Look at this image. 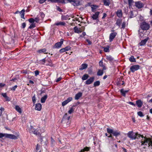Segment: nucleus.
I'll return each instance as SVG.
<instances>
[{"label":"nucleus","mask_w":152,"mask_h":152,"mask_svg":"<svg viewBox=\"0 0 152 152\" xmlns=\"http://www.w3.org/2000/svg\"><path fill=\"white\" fill-rule=\"evenodd\" d=\"M135 136L136 137V139H139L140 137L142 138L140 141L141 143V145H147V144L148 145V146L150 147L152 149V140L149 138H147L145 137H144L143 135H141L138 134L137 132L135 133Z\"/></svg>","instance_id":"nucleus-1"},{"label":"nucleus","mask_w":152,"mask_h":152,"mask_svg":"<svg viewBox=\"0 0 152 152\" xmlns=\"http://www.w3.org/2000/svg\"><path fill=\"white\" fill-rule=\"evenodd\" d=\"M3 137L14 140L18 138L17 137L14 135L0 133V138H2Z\"/></svg>","instance_id":"nucleus-2"},{"label":"nucleus","mask_w":152,"mask_h":152,"mask_svg":"<svg viewBox=\"0 0 152 152\" xmlns=\"http://www.w3.org/2000/svg\"><path fill=\"white\" fill-rule=\"evenodd\" d=\"M140 27L143 30H147L150 28L149 24L145 21L142 22L140 24Z\"/></svg>","instance_id":"nucleus-3"},{"label":"nucleus","mask_w":152,"mask_h":152,"mask_svg":"<svg viewBox=\"0 0 152 152\" xmlns=\"http://www.w3.org/2000/svg\"><path fill=\"white\" fill-rule=\"evenodd\" d=\"M69 3H72V4L75 6H78L80 5V1L76 0H67Z\"/></svg>","instance_id":"nucleus-4"},{"label":"nucleus","mask_w":152,"mask_h":152,"mask_svg":"<svg viewBox=\"0 0 152 152\" xmlns=\"http://www.w3.org/2000/svg\"><path fill=\"white\" fill-rule=\"evenodd\" d=\"M127 136L132 140H135L137 138L135 135V133H134L132 131L129 132L127 134Z\"/></svg>","instance_id":"nucleus-5"},{"label":"nucleus","mask_w":152,"mask_h":152,"mask_svg":"<svg viewBox=\"0 0 152 152\" xmlns=\"http://www.w3.org/2000/svg\"><path fill=\"white\" fill-rule=\"evenodd\" d=\"M64 39H61L60 42L56 43L53 47L54 48H59L61 47L62 45L63 44Z\"/></svg>","instance_id":"nucleus-6"},{"label":"nucleus","mask_w":152,"mask_h":152,"mask_svg":"<svg viewBox=\"0 0 152 152\" xmlns=\"http://www.w3.org/2000/svg\"><path fill=\"white\" fill-rule=\"evenodd\" d=\"M140 66L139 65H137L132 66L130 68V70L132 72H134L135 71L137 70L140 68Z\"/></svg>","instance_id":"nucleus-7"},{"label":"nucleus","mask_w":152,"mask_h":152,"mask_svg":"<svg viewBox=\"0 0 152 152\" xmlns=\"http://www.w3.org/2000/svg\"><path fill=\"white\" fill-rule=\"evenodd\" d=\"M117 35V33H111L109 36V41L110 42L113 41V40L115 38V37Z\"/></svg>","instance_id":"nucleus-8"},{"label":"nucleus","mask_w":152,"mask_h":152,"mask_svg":"<svg viewBox=\"0 0 152 152\" xmlns=\"http://www.w3.org/2000/svg\"><path fill=\"white\" fill-rule=\"evenodd\" d=\"M70 118V116H68V114L67 113H66L64 115L63 118L62 119L61 122L62 123L65 121H67L69 120Z\"/></svg>","instance_id":"nucleus-9"},{"label":"nucleus","mask_w":152,"mask_h":152,"mask_svg":"<svg viewBox=\"0 0 152 152\" xmlns=\"http://www.w3.org/2000/svg\"><path fill=\"white\" fill-rule=\"evenodd\" d=\"M148 38H147L145 39L142 40L139 44V45L140 46H142L145 45L148 40Z\"/></svg>","instance_id":"nucleus-10"},{"label":"nucleus","mask_w":152,"mask_h":152,"mask_svg":"<svg viewBox=\"0 0 152 152\" xmlns=\"http://www.w3.org/2000/svg\"><path fill=\"white\" fill-rule=\"evenodd\" d=\"M136 6L138 8H141L143 7V4L140 1H138L135 3Z\"/></svg>","instance_id":"nucleus-11"},{"label":"nucleus","mask_w":152,"mask_h":152,"mask_svg":"<svg viewBox=\"0 0 152 152\" xmlns=\"http://www.w3.org/2000/svg\"><path fill=\"white\" fill-rule=\"evenodd\" d=\"M94 79V77H92L90 78L89 79L87 80L86 81V84L87 85L90 84L92 83Z\"/></svg>","instance_id":"nucleus-12"},{"label":"nucleus","mask_w":152,"mask_h":152,"mask_svg":"<svg viewBox=\"0 0 152 152\" xmlns=\"http://www.w3.org/2000/svg\"><path fill=\"white\" fill-rule=\"evenodd\" d=\"M42 108V105L40 103L37 104H36L35 109L38 111H40Z\"/></svg>","instance_id":"nucleus-13"},{"label":"nucleus","mask_w":152,"mask_h":152,"mask_svg":"<svg viewBox=\"0 0 152 152\" xmlns=\"http://www.w3.org/2000/svg\"><path fill=\"white\" fill-rule=\"evenodd\" d=\"M136 104L139 107H141L142 105V102L140 100H138L136 101Z\"/></svg>","instance_id":"nucleus-14"},{"label":"nucleus","mask_w":152,"mask_h":152,"mask_svg":"<svg viewBox=\"0 0 152 152\" xmlns=\"http://www.w3.org/2000/svg\"><path fill=\"white\" fill-rule=\"evenodd\" d=\"M82 95V93L79 92L75 95V99L76 100L78 99Z\"/></svg>","instance_id":"nucleus-15"},{"label":"nucleus","mask_w":152,"mask_h":152,"mask_svg":"<svg viewBox=\"0 0 152 152\" xmlns=\"http://www.w3.org/2000/svg\"><path fill=\"white\" fill-rule=\"evenodd\" d=\"M99 12H96L95 14L93 15L92 17V18L94 20L96 19L98 17V15L99 14Z\"/></svg>","instance_id":"nucleus-16"},{"label":"nucleus","mask_w":152,"mask_h":152,"mask_svg":"<svg viewBox=\"0 0 152 152\" xmlns=\"http://www.w3.org/2000/svg\"><path fill=\"white\" fill-rule=\"evenodd\" d=\"M74 30L75 33L80 34L81 32V31L80 30V28H78L77 26H75L74 28Z\"/></svg>","instance_id":"nucleus-17"},{"label":"nucleus","mask_w":152,"mask_h":152,"mask_svg":"<svg viewBox=\"0 0 152 152\" xmlns=\"http://www.w3.org/2000/svg\"><path fill=\"white\" fill-rule=\"evenodd\" d=\"M31 130L35 134L37 135L39 134V132H38V130H37V129H35L32 127H31Z\"/></svg>","instance_id":"nucleus-18"},{"label":"nucleus","mask_w":152,"mask_h":152,"mask_svg":"<svg viewBox=\"0 0 152 152\" xmlns=\"http://www.w3.org/2000/svg\"><path fill=\"white\" fill-rule=\"evenodd\" d=\"M25 10L24 9L22 10L21 11L19 12V13L20 15V17L21 18L25 19L24 17L25 14Z\"/></svg>","instance_id":"nucleus-19"},{"label":"nucleus","mask_w":152,"mask_h":152,"mask_svg":"<svg viewBox=\"0 0 152 152\" xmlns=\"http://www.w3.org/2000/svg\"><path fill=\"white\" fill-rule=\"evenodd\" d=\"M61 19L62 20H66L68 19H70L69 16L68 15H62L61 16Z\"/></svg>","instance_id":"nucleus-20"},{"label":"nucleus","mask_w":152,"mask_h":152,"mask_svg":"<svg viewBox=\"0 0 152 152\" xmlns=\"http://www.w3.org/2000/svg\"><path fill=\"white\" fill-rule=\"evenodd\" d=\"M91 7L92 9V11L93 12L96 11V9L98 7V6L94 5H91Z\"/></svg>","instance_id":"nucleus-21"},{"label":"nucleus","mask_w":152,"mask_h":152,"mask_svg":"<svg viewBox=\"0 0 152 152\" xmlns=\"http://www.w3.org/2000/svg\"><path fill=\"white\" fill-rule=\"evenodd\" d=\"M48 97V95H46L43 97H42L41 99V102L42 103H44L47 98Z\"/></svg>","instance_id":"nucleus-22"},{"label":"nucleus","mask_w":152,"mask_h":152,"mask_svg":"<svg viewBox=\"0 0 152 152\" xmlns=\"http://www.w3.org/2000/svg\"><path fill=\"white\" fill-rule=\"evenodd\" d=\"M47 50L45 48L39 50L37 51V52L39 53H43L44 54H47L48 53L46 52Z\"/></svg>","instance_id":"nucleus-23"},{"label":"nucleus","mask_w":152,"mask_h":152,"mask_svg":"<svg viewBox=\"0 0 152 152\" xmlns=\"http://www.w3.org/2000/svg\"><path fill=\"white\" fill-rule=\"evenodd\" d=\"M65 23L64 22H61L58 23H55L54 24L55 25L58 26H65Z\"/></svg>","instance_id":"nucleus-24"},{"label":"nucleus","mask_w":152,"mask_h":152,"mask_svg":"<svg viewBox=\"0 0 152 152\" xmlns=\"http://www.w3.org/2000/svg\"><path fill=\"white\" fill-rule=\"evenodd\" d=\"M87 67V65L86 64H83L81 65V67L79 68V69L83 70L86 69Z\"/></svg>","instance_id":"nucleus-25"},{"label":"nucleus","mask_w":152,"mask_h":152,"mask_svg":"<svg viewBox=\"0 0 152 152\" xmlns=\"http://www.w3.org/2000/svg\"><path fill=\"white\" fill-rule=\"evenodd\" d=\"M15 109L18 112H19L20 113H22L21 109L18 106H16L15 107Z\"/></svg>","instance_id":"nucleus-26"},{"label":"nucleus","mask_w":152,"mask_h":152,"mask_svg":"<svg viewBox=\"0 0 152 152\" xmlns=\"http://www.w3.org/2000/svg\"><path fill=\"white\" fill-rule=\"evenodd\" d=\"M103 63L102 61H101L99 62V65L100 66L103 67V70H105L106 69V67L103 65Z\"/></svg>","instance_id":"nucleus-27"},{"label":"nucleus","mask_w":152,"mask_h":152,"mask_svg":"<svg viewBox=\"0 0 152 152\" xmlns=\"http://www.w3.org/2000/svg\"><path fill=\"white\" fill-rule=\"evenodd\" d=\"M103 69H99L97 73V75L99 76L102 75L103 73Z\"/></svg>","instance_id":"nucleus-28"},{"label":"nucleus","mask_w":152,"mask_h":152,"mask_svg":"<svg viewBox=\"0 0 152 152\" xmlns=\"http://www.w3.org/2000/svg\"><path fill=\"white\" fill-rule=\"evenodd\" d=\"M117 16L119 17H121L122 15V11L121 10H118L117 12Z\"/></svg>","instance_id":"nucleus-29"},{"label":"nucleus","mask_w":152,"mask_h":152,"mask_svg":"<svg viewBox=\"0 0 152 152\" xmlns=\"http://www.w3.org/2000/svg\"><path fill=\"white\" fill-rule=\"evenodd\" d=\"M104 4L106 6H109L110 4L109 0H103Z\"/></svg>","instance_id":"nucleus-30"},{"label":"nucleus","mask_w":152,"mask_h":152,"mask_svg":"<svg viewBox=\"0 0 152 152\" xmlns=\"http://www.w3.org/2000/svg\"><path fill=\"white\" fill-rule=\"evenodd\" d=\"M121 22V20L120 19H118L117 20L116 24L117 25L120 27Z\"/></svg>","instance_id":"nucleus-31"},{"label":"nucleus","mask_w":152,"mask_h":152,"mask_svg":"<svg viewBox=\"0 0 152 152\" xmlns=\"http://www.w3.org/2000/svg\"><path fill=\"white\" fill-rule=\"evenodd\" d=\"M113 134L114 136H117L120 135V132H118L117 131H113Z\"/></svg>","instance_id":"nucleus-32"},{"label":"nucleus","mask_w":152,"mask_h":152,"mask_svg":"<svg viewBox=\"0 0 152 152\" xmlns=\"http://www.w3.org/2000/svg\"><path fill=\"white\" fill-rule=\"evenodd\" d=\"M128 92V91H125L123 89H122L121 90V92L124 96H125V94Z\"/></svg>","instance_id":"nucleus-33"},{"label":"nucleus","mask_w":152,"mask_h":152,"mask_svg":"<svg viewBox=\"0 0 152 152\" xmlns=\"http://www.w3.org/2000/svg\"><path fill=\"white\" fill-rule=\"evenodd\" d=\"M129 60L131 62H135L136 60L133 56H131L129 58Z\"/></svg>","instance_id":"nucleus-34"},{"label":"nucleus","mask_w":152,"mask_h":152,"mask_svg":"<svg viewBox=\"0 0 152 152\" xmlns=\"http://www.w3.org/2000/svg\"><path fill=\"white\" fill-rule=\"evenodd\" d=\"M88 77V75L87 74L84 75L82 77V79L83 80H86Z\"/></svg>","instance_id":"nucleus-35"},{"label":"nucleus","mask_w":152,"mask_h":152,"mask_svg":"<svg viewBox=\"0 0 152 152\" xmlns=\"http://www.w3.org/2000/svg\"><path fill=\"white\" fill-rule=\"evenodd\" d=\"M100 84V82L99 81H97L95 82L94 84V87L97 86L99 85Z\"/></svg>","instance_id":"nucleus-36"},{"label":"nucleus","mask_w":152,"mask_h":152,"mask_svg":"<svg viewBox=\"0 0 152 152\" xmlns=\"http://www.w3.org/2000/svg\"><path fill=\"white\" fill-rule=\"evenodd\" d=\"M104 51L106 52H109V47L107 46V47H103Z\"/></svg>","instance_id":"nucleus-37"},{"label":"nucleus","mask_w":152,"mask_h":152,"mask_svg":"<svg viewBox=\"0 0 152 152\" xmlns=\"http://www.w3.org/2000/svg\"><path fill=\"white\" fill-rule=\"evenodd\" d=\"M35 26H36L35 24L34 23H33L31 24L30 26L28 28L31 29L33 28H34Z\"/></svg>","instance_id":"nucleus-38"},{"label":"nucleus","mask_w":152,"mask_h":152,"mask_svg":"<svg viewBox=\"0 0 152 152\" xmlns=\"http://www.w3.org/2000/svg\"><path fill=\"white\" fill-rule=\"evenodd\" d=\"M107 131L108 133H112L113 134V129H110L109 128H107Z\"/></svg>","instance_id":"nucleus-39"},{"label":"nucleus","mask_w":152,"mask_h":152,"mask_svg":"<svg viewBox=\"0 0 152 152\" xmlns=\"http://www.w3.org/2000/svg\"><path fill=\"white\" fill-rule=\"evenodd\" d=\"M138 115L141 117H142L144 116L142 113L141 111H139L137 112Z\"/></svg>","instance_id":"nucleus-40"},{"label":"nucleus","mask_w":152,"mask_h":152,"mask_svg":"<svg viewBox=\"0 0 152 152\" xmlns=\"http://www.w3.org/2000/svg\"><path fill=\"white\" fill-rule=\"evenodd\" d=\"M139 37L140 38H142L144 36L142 32H140V30H139Z\"/></svg>","instance_id":"nucleus-41"},{"label":"nucleus","mask_w":152,"mask_h":152,"mask_svg":"<svg viewBox=\"0 0 152 152\" xmlns=\"http://www.w3.org/2000/svg\"><path fill=\"white\" fill-rule=\"evenodd\" d=\"M90 148L88 147H86L83 149L82 150L83 152H84L85 151H88L89 150Z\"/></svg>","instance_id":"nucleus-42"},{"label":"nucleus","mask_w":152,"mask_h":152,"mask_svg":"<svg viewBox=\"0 0 152 152\" xmlns=\"http://www.w3.org/2000/svg\"><path fill=\"white\" fill-rule=\"evenodd\" d=\"M74 111V110L72 108H71L69 110L68 113L69 114H71Z\"/></svg>","instance_id":"nucleus-43"},{"label":"nucleus","mask_w":152,"mask_h":152,"mask_svg":"<svg viewBox=\"0 0 152 152\" xmlns=\"http://www.w3.org/2000/svg\"><path fill=\"white\" fill-rule=\"evenodd\" d=\"M28 21L30 23H33L34 22V19L33 18H30L28 20Z\"/></svg>","instance_id":"nucleus-44"},{"label":"nucleus","mask_w":152,"mask_h":152,"mask_svg":"<svg viewBox=\"0 0 152 152\" xmlns=\"http://www.w3.org/2000/svg\"><path fill=\"white\" fill-rule=\"evenodd\" d=\"M68 103V102L66 100L62 103V105L63 106H64Z\"/></svg>","instance_id":"nucleus-45"},{"label":"nucleus","mask_w":152,"mask_h":152,"mask_svg":"<svg viewBox=\"0 0 152 152\" xmlns=\"http://www.w3.org/2000/svg\"><path fill=\"white\" fill-rule=\"evenodd\" d=\"M72 97H69L66 100V101L68 103L69 102L71 101H72Z\"/></svg>","instance_id":"nucleus-46"},{"label":"nucleus","mask_w":152,"mask_h":152,"mask_svg":"<svg viewBox=\"0 0 152 152\" xmlns=\"http://www.w3.org/2000/svg\"><path fill=\"white\" fill-rule=\"evenodd\" d=\"M46 60L45 58H44L40 61V63L44 64Z\"/></svg>","instance_id":"nucleus-47"},{"label":"nucleus","mask_w":152,"mask_h":152,"mask_svg":"<svg viewBox=\"0 0 152 152\" xmlns=\"http://www.w3.org/2000/svg\"><path fill=\"white\" fill-rule=\"evenodd\" d=\"M107 59L109 61H111L113 60V58L110 56H107Z\"/></svg>","instance_id":"nucleus-48"},{"label":"nucleus","mask_w":152,"mask_h":152,"mask_svg":"<svg viewBox=\"0 0 152 152\" xmlns=\"http://www.w3.org/2000/svg\"><path fill=\"white\" fill-rule=\"evenodd\" d=\"M48 1H50L52 2L56 3L59 1V0H48Z\"/></svg>","instance_id":"nucleus-49"},{"label":"nucleus","mask_w":152,"mask_h":152,"mask_svg":"<svg viewBox=\"0 0 152 152\" xmlns=\"http://www.w3.org/2000/svg\"><path fill=\"white\" fill-rule=\"evenodd\" d=\"M32 100L33 101V102L34 103H35L36 102V98L35 95H34V96H33L32 98Z\"/></svg>","instance_id":"nucleus-50"},{"label":"nucleus","mask_w":152,"mask_h":152,"mask_svg":"<svg viewBox=\"0 0 152 152\" xmlns=\"http://www.w3.org/2000/svg\"><path fill=\"white\" fill-rule=\"evenodd\" d=\"M70 48H71L69 46H67L65 47L64 48V49H65V51H66L69 50L70 49Z\"/></svg>","instance_id":"nucleus-51"},{"label":"nucleus","mask_w":152,"mask_h":152,"mask_svg":"<svg viewBox=\"0 0 152 152\" xmlns=\"http://www.w3.org/2000/svg\"><path fill=\"white\" fill-rule=\"evenodd\" d=\"M34 22H36L38 23L39 20V19L38 18H36L34 19Z\"/></svg>","instance_id":"nucleus-52"},{"label":"nucleus","mask_w":152,"mask_h":152,"mask_svg":"<svg viewBox=\"0 0 152 152\" xmlns=\"http://www.w3.org/2000/svg\"><path fill=\"white\" fill-rule=\"evenodd\" d=\"M17 85H15L14 86L12 87V88H11V90H13V91H15V89L17 88Z\"/></svg>","instance_id":"nucleus-53"},{"label":"nucleus","mask_w":152,"mask_h":152,"mask_svg":"<svg viewBox=\"0 0 152 152\" xmlns=\"http://www.w3.org/2000/svg\"><path fill=\"white\" fill-rule=\"evenodd\" d=\"M26 26V23H23L22 24V28H24Z\"/></svg>","instance_id":"nucleus-54"},{"label":"nucleus","mask_w":152,"mask_h":152,"mask_svg":"<svg viewBox=\"0 0 152 152\" xmlns=\"http://www.w3.org/2000/svg\"><path fill=\"white\" fill-rule=\"evenodd\" d=\"M59 51L61 53H63V52L66 51L65 49H64V48H63L61 49Z\"/></svg>","instance_id":"nucleus-55"},{"label":"nucleus","mask_w":152,"mask_h":152,"mask_svg":"<svg viewBox=\"0 0 152 152\" xmlns=\"http://www.w3.org/2000/svg\"><path fill=\"white\" fill-rule=\"evenodd\" d=\"M4 110V109L3 108H1L0 109V117L1 115L2 111Z\"/></svg>","instance_id":"nucleus-56"},{"label":"nucleus","mask_w":152,"mask_h":152,"mask_svg":"<svg viewBox=\"0 0 152 152\" xmlns=\"http://www.w3.org/2000/svg\"><path fill=\"white\" fill-rule=\"evenodd\" d=\"M35 76H37L39 74V71L38 70H36L34 72Z\"/></svg>","instance_id":"nucleus-57"},{"label":"nucleus","mask_w":152,"mask_h":152,"mask_svg":"<svg viewBox=\"0 0 152 152\" xmlns=\"http://www.w3.org/2000/svg\"><path fill=\"white\" fill-rule=\"evenodd\" d=\"M40 146L38 144H37L36 146V149L37 150H39L40 148Z\"/></svg>","instance_id":"nucleus-58"},{"label":"nucleus","mask_w":152,"mask_h":152,"mask_svg":"<svg viewBox=\"0 0 152 152\" xmlns=\"http://www.w3.org/2000/svg\"><path fill=\"white\" fill-rule=\"evenodd\" d=\"M129 4V5H130L131 4L133 3V1L132 0H128Z\"/></svg>","instance_id":"nucleus-59"},{"label":"nucleus","mask_w":152,"mask_h":152,"mask_svg":"<svg viewBox=\"0 0 152 152\" xmlns=\"http://www.w3.org/2000/svg\"><path fill=\"white\" fill-rule=\"evenodd\" d=\"M5 85V84L2 83H0V88L4 87Z\"/></svg>","instance_id":"nucleus-60"},{"label":"nucleus","mask_w":152,"mask_h":152,"mask_svg":"<svg viewBox=\"0 0 152 152\" xmlns=\"http://www.w3.org/2000/svg\"><path fill=\"white\" fill-rule=\"evenodd\" d=\"M80 30L81 31V32L84 30L85 27L84 26H82L81 28H80Z\"/></svg>","instance_id":"nucleus-61"},{"label":"nucleus","mask_w":152,"mask_h":152,"mask_svg":"<svg viewBox=\"0 0 152 152\" xmlns=\"http://www.w3.org/2000/svg\"><path fill=\"white\" fill-rule=\"evenodd\" d=\"M2 96L4 97L5 98L6 97H7V95L6 93H2Z\"/></svg>","instance_id":"nucleus-62"},{"label":"nucleus","mask_w":152,"mask_h":152,"mask_svg":"<svg viewBox=\"0 0 152 152\" xmlns=\"http://www.w3.org/2000/svg\"><path fill=\"white\" fill-rule=\"evenodd\" d=\"M125 23L124 22H123L122 24V28H124L125 27Z\"/></svg>","instance_id":"nucleus-63"},{"label":"nucleus","mask_w":152,"mask_h":152,"mask_svg":"<svg viewBox=\"0 0 152 152\" xmlns=\"http://www.w3.org/2000/svg\"><path fill=\"white\" fill-rule=\"evenodd\" d=\"M61 77H59L56 80V82H59L61 80Z\"/></svg>","instance_id":"nucleus-64"}]
</instances>
